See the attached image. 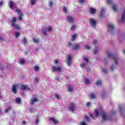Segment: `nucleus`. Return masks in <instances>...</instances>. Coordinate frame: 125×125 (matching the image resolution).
Returning <instances> with one entry per match:
<instances>
[{"label":"nucleus","instance_id":"obj_51","mask_svg":"<svg viewBox=\"0 0 125 125\" xmlns=\"http://www.w3.org/2000/svg\"><path fill=\"white\" fill-rule=\"evenodd\" d=\"M3 69V66L2 64L0 63V70H2Z\"/></svg>","mask_w":125,"mask_h":125},{"label":"nucleus","instance_id":"obj_39","mask_svg":"<svg viewBox=\"0 0 125 125\" xmlns=\"http://www.w3.org/2000/svg\"><path fill=\"white\" fill-rule=\"evenodd\" d=\"M49 6H50V7L52 8V7L53 6V2H49Z\"/></svg>","mask_w":125,"mask_h":125},{"label":"nucleus","instance_id":"obj_43","mask_svg":"<svg viewBox=\"0 0 125 125\" xmlns=\"http://www.w3.org/2000/svg\"><path fill=\"white\" fill-rule=\"evenodd\" d=\"M106 1L108 4H110L112 2L113 0H107Z\"/></svg>","mask_w":125,"mask_h":125},{"label":"nucleus","instance_id":"obj_54","mask_svg":"<svg viewBox=\"0 0 125 125\" xmlns=\"http://www.w3.org/2000/svg\"><path fill=\"white\" fill-rule=\"evenodd\" d=\"M3 4V1L2 0L0 1V6H2Z\"/></svg>","mask_w":125,"mask_h":125},{"label":"nucleus","instance_id":"obj_2","mask_svg":"<svg viewBox=\"0 0 125 125\" xmlns=\"http://www.w3.org/2000/svg\"><path fill=\"white\" fill-rule=\"evenodd\" d=\"M107 56H108L109 58H110L111 59H113V60H115V64L116 65H118L119 64V62H118V60L119 59L117 58L115 56L112 54L111 53H108Z\"/></svg>","mask_w":125,"mask_h":125},{"label":"nucleus","instance_id":"obj_53","mask_svg":"<svg viewBox=\"0 0 125 125\" xmlns=\"http://www.w3.org/2000/svg\"><path fill=\"white\" fill-rule=\"evenodd\" d=\"M51 30H52V28H51V26H49V27L48 28V32H50V31H51Z\"/></svg>","mask_w":125,"mask_h":125},{"label":"nucleus","instance_id":"obj_47","mask_svg":"<svg viewBox=\"0 0 125 125\" xmlns=\"http://www.w3.org/2000/svg\"><path fill=\"white\" fill-rule=\"evenodd\" d=\"M84 1V0H80L79 3L80 4H82V3H83Z\"/></svg>","mask_w":125,"mask_h":125},{"label":"nucleus","instance_id":"obj_26","mask_svg":"<svg viewBox=\"0 0 125 125\" xmlns=\"http://www.w3.org/2000/svg\"><path fill=\"white\" fill-rule=\"evenodd\" d=\"M85 84H89L90 83V81L87 78H85Z\"/></svg>","mask_w":125,"mask_h":125},{"label":"nucleus","instance_id":"obj_16","mask_svg":"<svg viewBox=\"0 0 125 125\" xmlns=\"http://www.w3.org/2000/svg\"><path fill=\"white\" fill-rule=\"evenodd\" d=\"M21 89L22 90H26V89H29V87L27 85H22L21 86Z\"/></svg>","mask_w":125,"mask_h":125},{"label":"nucleus","instance_id":"obj_33","mask_svg":"<svg viewBox=\"0 0 125 125\" xmlns=\"http://www.w3.org/2000/svg\"><path fill=\"white\" fill-rule=\"evenodd\" d=\"M85 49H87V50H89L90 49V47H89V45H86L84 46Z\"/></svg>","mask_w":125,"mask_h":125},{"label":"nucleus","instance_id":"obj_21","mask_svg":"<svg viewBox=\"0 0 125 125\" xmlns=\"http://www.w3.org/2000/svg\"><path fill=\"white\" fill-rule=\"evenodd\" d=\"M49 121H52V122L54 123V125H56V123H58V121L56 120L54 118H50L49 119Z\"/></svg>","mask_w":125,"mask_h":125},{"label":"nucleus","instance_id":"obj_7","mask_svg":"<svg viewBox=\"0 0 125 125\" xmlns=\"http://www.w3.org/2000/svg\"><path fill=\"white\" fill-rule=\"evenodd\" d=\"M89 23L92 27L95 28V26H96V21L92 19H90Z\"/></svg>","mask_w":125,"mask_h":125},{"label":"nucleus","instance_id":"obj_11","mask_svg":"<svg viewBox=\"0 0 125 125\" xmlns=\"http://www.w3.org/2000/svg\"><path fill=\"white\" fill-rule=\"evenodd\" d=\"M70 105L71 106L69 107V110H70V111H72V112H74V111H75V106L76 105L73 103H71Z\"/></svg>","mask_w":125,"mask_h":125},{"label":"nucleus","instance_id":"obj_25","mask_svg":"<svg viewBox=\"0 0 125 125\" xmlns=\"http://www.w3.org/2000/svg\"><path fill=\"white\" fill-rule=\"evenodd\" d=\"M31 100H32V102H31L32 104H34V102H38L39 101V100H38V99H37V98H34V99H32Z\"/></svg>","mask_w":125,"mask_h":125},{"label":"nucleus","instance_id":"obj_42","mask_svg":"<svg viewBox=\"0 0 125 125\" xmlns=\"http://www.w3.org/2000/svg\"><path fill=\"white\" fill-rule=\"evenodd\" d=\"M114 69H115V65H114V64H112L111 66V71H114Z\"/></svg>","mask_w":125,"mask_h":125},{"label":"nucleus","instance_id":"obj_27","mask_svg":"<svg viewBox=\"0 0 125 125\" xmlns=\"http://www.w3.org/2000/svg\"><path fill=\"white\" fill-rule=\"evenodd\" d=\"M33 40L35 43H38V42H40V39H36V38H33Z\"/></svg>","mask_w":125,"mask_h":125},{"label":"nucleus","instance_id":"obj_3","mask_svg":"<svg viewBox=\"0 0 125 125\" xmlns=\"http://www.w3.org/2000/svg\"><path fill=\"white\" fill-rule=\"evenodd\" d=\"M16 11L18 15H19V17L17 18L18 21H22V17H23V13H22L21 10L19 9H16Z\"/></svg>","mask_w":125,"mask_h":125},{"label":"nucleus","instance_id":"obj_45","mask_svg":"<svg viewBox=\"0 0 125 125\" xmlns=\"http://www.w3.org/2000/svg\"><path fill=\"white\" fill-rule=\"evenodd\" d=\"M39 122H40V120H39V117H37V118L36 119L35 124H36V125L39 124Z\"/></svg>","mask_w":125,"mask_h":125},{"label":"nucleus","instance_id":"obj_57","mask_svg":"<svg viewBox=\"0 0 125 125\" xmlns=\"http://www.w3.org/2000/svg\"><path fill=\"white\" fill-rule=\"evenodd\" d=\"M3 38L1 37V36H0V41H1V42H3Z\"/></svg>","mask_w":125,"mask_h":125},{"label":"nucleus","instance_id":"obj_49","mask_svg":"<svg viewBox=\"0 0 125 125\" xmlns=\"http://www.w3.org/2000/svg\"><path fill=\"white\" fill-rule=\"evenodd\" d=\"M83 60H84V61H85V62H86L87 63L88 62V61H89L88 59H87V58H84Z\"/></svg>","mask_w":125,"mask_h":125},{"label":"nucleus","instance_id":"obj_31","mask_svg":"<svg viewBox=\"0 0 125 125\" xmlns=\"http://www.w3.org/2000/svg\"><path fill=\"white\" fill-rule=\"evenodd\" d=\"M80 66H81V68H84V67H85V66H86V64H85V63H81L80 64Z\"/></svg>","mask_w":125,"mask_h":125},{"label":"nucleus","instance_id":"obj_9","mask_svg":"<svg viewBox=\"0 0 125 125\" xmlns=\"http://www.w3.org/2000/svg\"><path fill=\"white\" fill-rule=\"evenodd\" d=\"M8 5L11 9H14V7H13V1H12V0H10L9 1Z\"/></svg>","mask_w":125,"mask_h":125},{"label":"nucleus","instance_id":"obj_1","mask_svg":"<svg viewBox=\"0 0 125 125\" xmlns=\"http://www.w3.org/2000/svg\"><path fill=\"white\" fill-rule=\"evenodd\" d=\"M15 22H16V18H13L11 21L12 27H13L15 30H20V26H19V24H16Z\"/></svg>","mask_w":125,"mask_h":125},{"label":"nucleus","instance_id":"obj_28","mask_svg":"<svg viewBox=\"0 0 125 125\" xmlns=\"http://www.w3.org/2000/svg\"><path fill=\"white\" fill-rule=\"evenodd\" d=\"M21 42H23L24 45L27 43V39H26V38L24 37V39H22Z\"/></svg>","mask_w":125,"mask_h":125},{"label":"nucleus","instance_id":"obj_44","mask_svg":"<svg viewBox=\"0 0 125 125\" xmlns=\"http://www.w3.org/2000/svg\"><path fill=\"white\" fill-rule=\"evenodd\" d=\"M55 96L56 99H57V100H59V95H58V94H56L55 95Z\"/></svg>","mask_w":125,"mask_h":125},{"label":"nucleus","instance_id":"obj_62","mask_svg":"<svg viewBox=\"0 0 125 125\" xmlns=\"http://www.w3.org/2000/svg\"><path fill=\"white\" fill-rule=\"evenodd\" d=\"M16 114V113L15 112V111L12 112V115H13L14 116H15Z\"/></svg>","mask_w":125,"mask_h":125},{"label":"nucleus","instance_id":"obj_19","mask_svg":"<svg viewBox=\"0 0 125 125\" xmlns=\"http://www.w3.org/2000/svg\"><path fill=\"white\" fill-rule=\"evenodd\" d=\"M96 83L98 86H101V85H102V81H101V80H98Z\"/></svg>","mask_w":125,"mask_h":125},{"label":"nucleus","instance_id":"obj_36","mask_svg":"<svg viewBox=\"0 0 125 125\" xmlns=\"http://www.w3.org/2000/svg\"><path fill=\"white\" fill-rule=\"evenodd\" d=\"M36 1H37V0H31V5H34V4H35V3H36Z\"/></svg>","mask_w":125,"mask_h":125},{"label":"nucleus","instance_id":"obj_4","mask_svg":"<svg viewBox=\"0 0 125 125\" xmlns=\"http://www.w3.org/2000/svg\"><path fill=\"white\" fill-rule=\"evenodd\" d=\"M62 70V67L59 66L55 67L54 66H52L51 71L52 72H61Z\"/></svg>","mask_w":125,"mask_h":125},{"label":"nucleus","instance_id":"obj_18","mask_svg":"<svg viewBox=\"0 0 125 125\" xmlns=\"http://www.w3.org/2000/svg\"><path fill=\"white\" fill-rule=\"evenodd\" d=\"M90 99H96V96H95V94H94L92 93H90Z\"/></svg>","mask_w":125,"mask_h":125},{"label":"nucleus","instance_id":"obj_29","mask_svg":"<svg viewBox=\"0 0 125 125\" xmlns=\"http://www.w3.org/2000/svg\"><path fill=\"white\" fill-rule=\"evenodd\" d=\"M76 37H77V35L76 34H74L73 35L71 36V41L72 42H74V40L76 39Z\"/></svg>","mask_w":125,"mask_h":125},{"label":"nucleus","instance_id":"obj_60","mask_svg":"<svg viewBox=\"0 0 125 125\" xmlns=\"http://www.w3.org/2000/svg\"><path fill=\"white\" fill-rule=\"evenodd\" d=\"M8 111H9V110H8V109L7 108L5 109V113H8Z\"/></svg>","mask_w":125,"mask_h":125},{"label":"nucleus","instance_id":"obj_12","mask_svg":"<svg viewBox=\"0 0 125 125\" xmlns=\"http://www.w3.org/2000/svg\"><path fill=\"white\" fill-rule=\"evenodd\" d=\"M15 102L18 105H19V104H21V98H20V97L16 98Z\"/></svg>","mask_w":125,"mask_h":125},{"label":"nucleus","instance_id":"obj_20","mask_svg":"<svg viewBox=\"0 0 125 125\" xmlns=\"http://www.w3.org/2000/svg\"><path fill=\"white\" fill-rule=\"evenodd\" d=\"M73 89H74V88L71 86H69L67 88V91L68 92H72L73 91Z\"/></svg>","mask_w":125,"mask_h":125},{"label":"nucleus","instance_id":"obj_10","mask_svg":"<svg viewBox=\"0 0 125 125\" xmlns=\"http://www.w3.org/2000/svg\"><path fill=\"white\" fill-rule=\"evenodd\" d=\"M102 112V110H101V111L99 112V111H98V110L95 109V110L94 111V113L96 115V118H97V117H98V116H100V115H101Z\"/></svg>","mask_w":125,"mask_h":125},{"label":"nucleus","instance_id":"obj_15","mask_svg":"<svg viewBox=\"0 0 125 125\" xmlns=\"http://www.w3.org/2000/svg\"><path fill=\"white\" fill-rule=\"evenodd\" d=\"M89 11L90 14H95V13L96 12V10L92 8H90Z\"/></svg>","mask_w":125,"mask_h":125},{"label":"nucleus","instance_id":"obj_34","mask_svg":"<svg viewBox=\"0 0 125 125\" xmlns=\"http://www.w3.org/2000/svg\"><path fill=\"white\" fill-rule=\"evenodd\" d=\"M75 29H76V26H75V25H72L70 28V30L71 31H74V30H75Z\"/></svg>","mask_w":125,"mask_h":125},{"label":"nucleus","instance_id":"obj_50","mask_svg":"<svg viewBox=\"0 0 125 125\" xmlns=\"http://www.w3.org/2000/svg\"><path fill=\"white\" fill-rule=\"evenodd\" d=\"M93 44H96L97 43V40H93Z\"/></svg>","mask_w":125,"mask_h":125},{"label":"nucleus","instance_id":"obj_24","mask_svg":"<svg viewBox=\"0 0 125 125\" xmlns=\"http://www.w3.org/2000/svg\"><path fill=\"white\" fill-rule=\"evenodd\" d=\"M97 52H98V48L97 47H95L93 54L95 55Z\"/></svg>","mask_w":125,"mask_h":125},{"label":"nucleus","instance_id":"obj_52","mask_svg":"<svg viewBox=\"0 0 125 125\" xmlns=\"http://www.w3.org/2000/svg\"><path fill=\"white\" fill-rule=\"evenodd\" d=\"M80 125H86V124H85V122H82L80 124Z\"/></svg>","mask_w":125,"mask_h":125},{"label":"nucleus","instance_id":"obj_59","mask_svg":"<svg viewBox=\"0 0 125 125\" xmlns=\"http://www.w3.org/2000/svg\"><path fill=\"white\" fill-rule=\"evenodd\" d=\"M22 125H26V121H23L22 122Z\"/></svg>","mask_w":125,"mask_h":125},{"label":"nucleus","instance_id":"obj_30","mask_svg":"<svg viewBox=\"0 0 125 125\" xmlns=\"http://www.w3.org/2000/svg\"><path fill=\"white\" fill-rule=\"evenodd\" d=\"M34 70L35 71V72H39V70H40V67L38 66H35L34 67Z\"/></svg>","mask_w":125,"mask_h":125},{"label":"nucleus","instance_id":"obj_17","mask_svg":"<svg viewBox=\"0 0 125 125\" xmlns=\"http://www.w3.org/2000/svg\"><path fill=\"white\" fill-rule=\"evenodd\" d=\"M118 7H119V5H118V4L113 5L112 7V9L114 11L117 12L118 11Z\"/></svg>","mask_w":125,"mask_h":125},{"label":"nucleus","instance_id":"obj_22","mask_svg":"<svg viewBox=\"0 0 125 125\" xmlns=\"http://www.w3.org/2000/svg\"><path fill=\"white\" fill-rule=\"evenodd\" d=\"M104 8H102V12L100 13V17H101V18H102V17H103V16H104Z\"/></svg>","mask_w":125,"mask_h":125},{"label":"nucleus","instance_id":"obj_58","mask_svg":"<svg viewBox=\"0 0 125 125\" xmlns=\"http://www.w3.org/2000/svg\"><path fill=\"white\" fill-rule=\"evenodd\" d=\"M90 117L93 119V120L94 119V117H93V115L92 114H90Z\"/></svg>","mask_w":125,"mask_h":125},{"label":"nucleus","instance_id":"obj_55","mask_svg":"<svg viewBox=\"0 0 125 125\" xmlns=\"http://www.w3.org/2000/svg\"><path fill=\"white\" fill-rule=\"evenodd\" d=\"M46 33H47V31L45 30L43 31V34L44 35V36H46Z\"/></svg>","mask_w":125,"mask_h":125},{"label":"nucleus","instance_id":"obj_5","mask_svg":"<svg viewBox=\"0 0 125 125\" xmlns=\"http://www.w3.org/2000/svg\"><path fill=\"white\" fill-rule=\"evenodd\" d=\"M107 27H108V32L109 33H113L115 31V26H114V25L108 24Z\"/></svg>","mask_w":125,"mask_h":125},{"label":"nucleus","instance_id":"obj_6","mask_svg":"<svg viewBox=\"0 0 125 125\" xmlns=\"http://www.w3.org/2000/svg\"><path fill=\"white\" fill-rule=\"evenodd\" d=\"M18 86H19L18 84L13 85L12 86L11 90L14 94L17 93V87H18Z\"/></svg>","mask_w":125,"mask_h":125},{"label":"nucleus","instance_id":"obj_23","mask_svg":"<svg viewBox=\"0 0 125 125\" xmlns=\"http://www.w3.org/2000/svg\"><path fill=\"white\" fill-rule=\"evenodd\" d=\"M103 120L104 121H107V117L106 116V114H105V112L103 111Z\"/></svg>","mask_w":125,"mask_h":125},{"label":"nucleus","instance_id":"obj_14","mask_svg":"<svg viewBox=\"0 0 125 125\" xmlns=\"http://www.w3.org/2000/svg\"><path fill=\"white\" fill-rule=\"evenodd\" d=\"M72 47L73 48V50H75V51L79 50V49H80V45L79 44L73 45Z\"/></svg>","mask_w":125,"mask_h":125},{"label":"nucleus","instance_id":"obj_46","mask_svg":"<svg viewBox=\"0 0 125 125\" xmlns=\"http://www.w3.org/2000/svg\"><path fill=\"white\" fill-rule=\"evenodd\" d=\"M34 82L35 83H39V79L38 78H35L34 79Z\"/></svg>","mask_w":125,"mask_h":125},{"label":"nucleus","instance_id":"obj_40","mask_svg":"<svg viewBox=\"0 0 125 125\" xmlns=\"http://www.w3.org/2000/svg\"><path fill=\"white\" fill-rule=\"evenodd\" d=\"M59 61H58V59H56V60H55L54 61V63L56 65H57V64H58Z\"/></svg>","mask_w":125,"mask_h":125},{"label":"nucleus","instance_id":"obj_35","mask_svg":"<svg viewBox=\"0 0 125 125\" xmlns=\"http://www.w3.org/2000/svg\"><path fill=\"white\" fill-rule=\"evenodd\" d=\"M85 119L86 120V122H90V119H89V117H88V116L85 117Z\"/></svg>","mask_w":125,"mask_h":125},{"label":"nucleus","instance_id":"obj_41","mask_svg":"<svg viewBox=\"0 0 125 125\" xmlns=\"http://www.w3.org/2000/svg\"><path fill=\"white\" fill-rule=\"evenodd\" d=\"M19 36H20V33L19 32L16 33V38H19Z\"/></svg>","mask_w":125,"mask_h":125},{"label":"nucleus","instance_id":"obj_13","mask_svg":"<svg viewBox=\"0 0 125 125\" xmlns=\"http://www.w3.org/2000/svg\"><path fill=\"white\" fill-rule=\"evenodd\" d=\"M67 20L69 23H73L74 20H73V18L70 16H67Z\"/></svg>","mask_w":125,"mask_h":125},{"label":"nucleus","instance_id":"obj_32","mask_svg":"<svg viewBox=\"0 0 125 125\" xmlns=\"http://www.w3.org/2000/svg\"><path fill=\"white\" fill-rule=\"evenodd\" d=\"M20 63L21 65H24V64H25V60H24L23 59H21Z\"/></svg>","mask_w":125,"mask_h":125},{"label":"nucleus","instance_id":"obj_8","mask_svg":"<svg viewBox=\"0 0 125 125\" xmlns=\"http://www.w3.org/2000/svg\"><path fill=\"white\" fill-rule=\"evenodd\" d=\"M71 63H72V57L71 56H68L67 57V65L70 67L71 66Z\"/></svg>","mask_w":125,"mask_h":125},{"label":"nucleus","instance_id":"obj_61","mask_svg":"<svg viewBox=\"0 0 125 125\" xmlns=\"http://www.w3.org/2000/svg\"><path fill=\"white\" fill-rule=\"evenodd\" d=\"M55 80H56L57 81H59V77H57L55 78Z\"/></svg>","mask_w":125,"mask_h":125},{"label":"nucleus","instance_id":"obj_56","mask_svg":"<svg viewBox=\"0 0 125 125\" xmlns=\"http://www.w3.org/2000/svg\"><path fill=\"white\" fill-rule=\"evenodd\" d=\"M12 109V107H11V106H9L7 108V109L8 110V111H10V110H11Z\"/></svg>","mask_w":125,"mask_h":125},{"label":"nucleus","instance_id":"obj_64","mask_svg":"<svg viewBox=\"0 0 125 125\" xmlns=\"http://www.w3.org/2000/svg\"><path fill=\"white\" fill-rule=\"evenodd\" d=\"M120 110L121 111V114H123V111H122V108H120Z\"/></svg>","mask_w":125,"mask_h":125},{"label":"nucleus","instance_id":"obj_38","mask_svg":"<svg viewBox=\"0 0 125 125\" xmlns=\"http://www.w3.org/2000/svg\"><path fill=\"white\" fill-rule=\"evenodd\" d=\"M63 11L64 13H67V8L66 7H63Z\"/></svg>","mask_w":125,"mask_h":125},{"label":"nucleus","instance_id":"obj_37","mask_svg":"<svg viewBox=\"0 0 125 125\" xmlns=\"http://www.w3.org/2000/svg\"><path fill=\"white\" fill-rule=\"evenodd\" d=\"M86 107H90V106H91V104H90V102H87L86 103Z\"/></svg>","mask_w":125,"mask_h":125},{"label":"nucleus","instance_id":"obj_48","mask_svg":"<svg viewBox=\"0 0 125 125\" xmlns=\"http://www.w3.org/2000/svg\"><path fill=\"white\" fill-rule=\"evenodd\" d=\"M103 72H104V73H105V74H107V70L105 68L103 69Z\"/></svg>","mask_w":125,"mask_h":125},{"label":"nucleus","instance_id":"obj_63","mask_svg":"<svg viewBox=\"0 0 125 125\" xmlns=\"http://www.w3.org/2000/svg\"><path fill=\"white\" fill-rule=\"evenodd\" d=\"M68 45H72V43L70 42L68 43Z\"/></svg>","mask_w":125,"mask_h":125}]
</instances>
